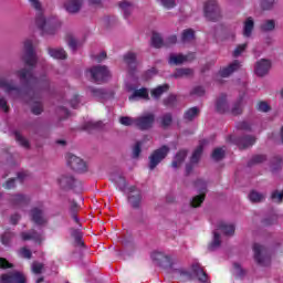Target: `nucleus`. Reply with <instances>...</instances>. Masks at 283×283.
Returning a JSON list of instances; mask_svg holds the SVG:
<instances>
[{
  "label": "nucleus",
  "instance_id": "nucleus-1",
  "mask_svg": "<svg viewBox=\"0 0 283 283\" xmlns=\"http://www.w3.org/2000/svg\"><path fill=\"white\" fill-rule=\"evenodd\" d=\"M151 260L158 266H161V269H169L172 277H186V280H191V273H189L184 268H176L178 264H180L178 256L160 251H155L151 253Z\"/></svg>",
  "mask_w": 283,
  "mask_h": 283
},
{
  "label": "nucleus",
  "instance_id": "nucleus-2",
  "mask_svg": "<svg viewBox=\"0 0 283 283\" xmlns=\"http://www.w3.org/2000/svg\"><path fill=\"white\" fill-rule=\"evenodd\" d=\"M29 2L32 8L39 12L35 23L41 34H43V36L48 34H55L56 30L61 28V23L57 22L56 19H45V17H43V13H41V2L39 0H29Z\"/></svg>",
  "mask_w": 283,
  "mask_h": 283
},
{
  "label": "nucleus",
  "instance_id": "nucleus-3",
  "mask_svg": "<svg viewBox=\"0 0 283 283\" xmlns=\"http://www.w3.org/2000/svg\"><path fill=\"white\" fill-rule=\"evenodd\" d=\"M114 182H116L117 187L120 189V191L128 192V202L134 209H138L140 207V202L143 200V197L140 195V190L136 189V187H127V184L125 182V178L123 176H114L113 177Z\"/></svg>",
  "mask_w": 283,
  "mask_h": 283
},
{
  "label": "nucleus",
  "instance_id": "nucleus-4",
  "mask_svg": "<svg viewBox=\"0 0 283 283\" xmlns=\"http://www.w3.org/2000/svg\"><path fill=\"white\" fill-rule=\"evenodd\" d=\"M205 17L208 21H220L222 19V10L218 0H208L205 3Z\"/></svg>",
  "mask_w": 283,
  "mask_h": 283
},
{
  "label": "nucleus",
  "instance_id": "nucleus-5",
  "mask_svg": "<svg viewBox=\"0 0 283 283\" xmlns=\"http://www.w3.org/2000/svg\"><path fill=\"white\" fill-rule=\"evenodd\" d=\"M86 76L92 78L94 83H105L107 78H109V70H107V66H93L90 70L86 71Z\"/></svg>",
  "mask_w": 283,
  "mask_h": 283
},
{
  "label": "nucleus",
  "instance_id": "nucleus-6",
  "mask_svg": "<svg viewBox=\"0 0 283 283\" xmlns=\"http://www.w3.org/2000/svg\"><path fill=\"white\" fill-rule=\"evenodd\" d=\"M17 75L22 83H28L29 85H43L44 87H48L49 85L48 78L35 77L34 74H32V71H28L25 69L18 71Z\"/></svg>",
  "mask_w": 283,
  "mask_h": 283
},
{
  "label": "nucleus",
  "instance_id": "nucleus-7",
  "mask_svg": "<svg viewBox=\"0 0 283 283\" xmlns=\"http://www.w3.org/2000/svg\"><path fill=\"white\" fill-rule=\"evenodd\" d=\"M254 251V260L260 264L261 266H266L268 264H271V255L269 254V250L264 248L263 245H260L255 243L253 245Z\"/></svg>",
  "mask_w": 283,
  "mask_h": 283
},
{
  "label": "nucleus",
  "instance_id": "nucleus-8",
  "mask_svg": "<svg viewBox=\"0 0 283 283\" xmlns=\"http://www.w3.org/2000/svg\"><path fill=\"white\" fill-rule=\"evenodd\" d=\"M23 61H24L25 65H28L29 67H34V65H36V62L39 61V57L36 56V53L34 52V48L32 46L31 40L24 41Z\"/></svg>",
  "mask_w": 283,
  "mask_h": 283
},
{
  "label": "nucleus",
  "instance_id": "nucleus-9",
  "mask_svg": "<svg viewBox=\"0 0 283 283\" xmlns=\"http://www.w3.org/2000/svg\"><path fill=\"white\" fill-rule=\"evenodd\" d=\"M169 154V147L163 146L161 148L156 149L149 157V169H156Z\"/></svg>",
  "mask_w": 283,
  "mask_h": 283
},
{
  "label": "nucleus",
  "instance_id": "nucleus-10",
  "mask_svg": "<svg viewBox=\"0 0 283 283\" xmlns=\"http://www.w3.org/2000/svg\"><path fill=\"white\" fill-rule=\"evenodd\" d=\"M196 189H198L199 195L193 197L190 205L191 207H200L201 202H205V193H207V182L205 180L199 179L195 184Z\"/></svg>",
  "mask_w": 283,
  "mask_h": 283
},
{
  "label": "nucleus",
  "instance_id": "nucleus-11",
  "mask_svg": "<svg viewBox=\"0 0 283 283\" xmlns=\"http://www.w3.org/2000/svg\"><path fill=\"white\" fill-rule=\"evenodd\" d=\"M88 1L93 6H98V3H101V0H88ZM64 8L66 12H69L70 14H76V12H80L81 8H83V0H67L64 3Z\"/></svg>",
  "mask_w": 283,
  "mask_h": 283
},
{
  "label": "nucleus",
  "instance_id": "nucleus-12",
  "mask_svg": "<svg viewBox=\"0 0 283 283\" xmlns=\"http://www.w3.org/2000/svg\"><path fill=\"white\" fill-rule=\"evenodd\" d=\"M154 120H156V116L153 113H146L135 118V125L138 129H150L154 126Z\"/></svg>",
  "mask_w": 283,
  "mask_h": 283
},
{
  "label": "nucleus",
  "instance_id": "nucleus-13",
  "mask_svg": "<svg viewBox=\"0 0 283 283\" xmlns=\"http://www.w3.org/2000/svg\"><path fill=\"white\" fill-rule=\"evenodd\" d=\"M66 158H67V165L74 171H78V172L87 171V164L83 159H81V157L69 154Z\"/></svg>",
  "mask_w": 283,
  "mask_h": 283
},
{
  "label": "nucleus",
  "instance_id": "nucleus-14",
  "mask_svg": "<svg viewBox=\"0 0 283 283\" xmlns=\"http://www.w3.org/2000/svg\"><path fill=\"white\" fill-rule=\"evenodd\" d=\"M195 55L191 54H181V53H172L169 55L168 63L169 65H182V63H189V61H193Z\"/></svg>",
  "mask_w": 283,
  "mask_h": 283
},
{
  "label": "nucleus",
  "instance_id": "nucleus-15",
  "mask_svg": "<svg viewBox=\"0 0 283 283\" xmlns=\"http://www.w3.org/2000/svg\"><path fill=\"white\" fill-rule=\"evenodd\" d=\"M9 74L0 75V90H3L6 94H11V92H17L19 87H17V84L10 78Z\"/></svg>",
  "mask_w": 283,
  "mask_h": 283
},
{
  "label": "nucleus",
  "instance_id": "nucleus-16",
  "mask_svg": "<svg viewBox=\"0 0 283 283\" xmlns=\"http://www.w3.org/2000/svg\"><path fill=\"white\" fill-rule=\"evenodd\" d=\"M31 220L39 226L46 224L48 223V216H45V212H43V209L41 208H33L30 212Z\"/></svg>",
  "mask_w": 283,
  "mask_h": 283
},
{
  "label": "nucleus",
  "instance_id": "nucleus-17",
  "mask_svg": "<svg viewBox=\"0 0 283 283\" xmlns=\"http://www.w3.org/2000/svg\"><path fill=\"white\" fill-rule=\"evenodd\" d=\"M1 283H25V276L19 272H11L1 276Z\"/></svg>",
  "mask_w": 283,
  "mask_h": 283
},
{
  "label": "nucleus",
  "instance_id": "nucleus-18",
  "mask_svg": "<svg viewBox=\"0 0 283 283\" xmlns=\"http://www.w3.org/2000/svg\"><path fill=\"white\" fill-rule=\"evenodd\" d=\"M271 71V62L266 59L260 60L255 65L256 76H266Z\"/></svg>",
  "mask_w": 283,
  "mask_h": 283
},
{
  "label": "nucleus",
  "instance_id": "nucleus-19",
  "mask_svg": "<svg viewBox=\"0 0 283 283\" xmlns=\"http://www.w3.org/2000/svg\"><path fill=\"white\" fill-rule=\"evenodd\" d=\"M192 273H195L196 277L201 283H209V275L205 272V269L200 266L198 263L192 264L191 266Z\"/></svg>",
  "mask_w": 283,
  "mask_h": 283
},
{
  "label": "nucleus",
  "instance_id": "nucleus-20",
  "mask_svg": "<svg viewBox=\"0 0 283 283\" xmlns=\"http://www.w3.org/2000/svg\"><path fill=\"white\" fill-rule=\"evenodd\" d=\"M128 101H149V91L147 88L135 90Z\"/></svg>",
  "mask_w": 283,
  "mask_h": 283
},
{
  "label": "nucleus",
  "instance_id": "nucleus-21",
  "mask_svg": "<svg viewBox=\"0 0 283 283\" xmlns=\"http://www.w3.org/2000/svg\"><path fill=\"white\" fill-rule=\"evenodd\" d=\"M118 7L124 14V19L129 20V17H132V13L134 12V3L123 0L118 3Z\"/></svg>",
  "mask_w": 283,
  "mask_h": 283
},
{
  "label": "nucleus",
  "instance_id": "nucleus-22",
  "mask_svg": "<svg viewBox=\"0 0 283 283\" xmlns=\"http://www.w3.org/2000/svg\"><path fill=\"white\" fill-rule=\"evenodd\" d=\"M124 63L126 67H128L129 72H134L136 70L138 63L136 62V53L128 52L124 55Z\"/></svg>",
  "mask_w": 283,
  "mask_h": 283
},
{
  "label": "nucleus",
  "instance_id": "nucleus-23",
  "mask_svg": "<svg viewBox=\"0 0 283 283\" xmlns=\"http://www.w3.org/2000/svg\"><path fill=\"white\" fill-rule=\"evenodd\" d=\"M235 70H240V62L238 61L232 62L229 66L219 71V75L221 76V78H227L231 76V74H233Z\"/></svg>",
  "mask_w": 283,
  "mask_h": 283
},
{
  "label": "nucleus",
  "instance_id": "nucleus-24",
  "mask_svg": "<svg viewBox=\"0 0 283 283\" xmlns=\"http://www.w3.org/2000/svg\"><path fill=\"white\" fill-rule=\"evenodd\" d=\"M185 158H187V150H179L171 163L172 169H178V167H181L182 163H185Z\"/></svg>",
  "mask_w": 283,
  "mask_h": 283
},
{
  "label": "nucleus",
  "instance_id": "nucleus-25",
  "mask_svg": "<svg viewBox=\"0 0 283 283\" xmlns=\"http://www.w3.org/2000/svg\"><path fill=\"white\" fill-rule=\"evenodd\" d=\"M216 109L219 114H227V112H229V103H227L226 95H222L217 99Z\"/></svg>",
  "mask_w": 283,
  "mask_h": 283
},
{
  "label": "nucleus",
  "instance_id": "nucleus-26",
  "mask_svg": "<svg viewBox=\"0 0 283 283\" xmlns=\"http://www.w3.org/2000/svg\"><path fill=\"white\" fill-rule=\"evenodd\" d=\"M48 52L52 56V59H57V60L67 59V53L65 52V50L61 48H55V49L49 48Z\"/></svg>",
  "mask_w": 283,
  "mask_h": 283
},
{
  "label": "nucleus",
  "instance_id": "nucleus-27",
  "mask_svg": "<svg viewBox=\"0 0 283 283\" xmlns=\"http://www.w3.org/2000/svg\"><path fill=\"white\" fill-rule=\"evenodd\" d=\"M237 145L240 147V149H247L248 147L255 145V137L254 136H245L242 139H240L237 143Z\"/></svg>",
  "mask_w": 283,
  "mask_h": 283
},
{
  "label": "nucleus",
  "instance_id": "nucleus-28",
  "mask_svg": "<svg viewBox=\"0 0 283 283\" xmlns=\"http://www.w3.org/2000/svg\"><path fill=\"white\" fill-rule=\"evenodd\" d=\"M38 98L39 95H33L30 101V103H32V113L35 114V116H39V114L43 112V104L36 101Z\"/></svg>",
  "mask_w": 283,
  "mask_h": 283
},
{
  "label": "nucleus",
  "instance_id": "nucleus-29",
  "mask_svg": "<svg viewBox=\"0 0 283 283\" xmlns=\"http://www.w3.org/2000/svg\"><path fill=\"white\" fill-rule=\"evenodd\" d=\"M22 240H34V242H41L43 241V235L40 233H36L35 231L31 232H22L21 233Z\"/></svg>",
  "mask_w": 283,
  "mask_h": 283
},
{
  "label": "nucleus",
  "instance_id": "nucleus-30",
  "mask_svg": "<svg viewBox=\"0 0 283 283\" xmlns=\"http://www.w3.org/2000/svg\"><path fill=\"white\" fill-rule=\"evenodd\" d=\"M29 202L30 198L23 195H15L11 199V203L14 205V207H23V205H28Z\"/></svg>",
  "mask_w": 283,
  "mask_h": 283
},
{
  "label": "nucleus",
  "instance_id": "nucleus-31",
  "mask_svg": "<svg viewBox=\"0 0 283 283\" xmlns=\"http://www.w3.org/2000/svg\"><path fill=\"white\" fill-rule=\"evenodd\" d=\"M218 229L224 233V235H233V233H235V226L231 223L221 222Z\"/></svg>",
  "mask_w": 283,
  "mask_h": 283
},
{
  "label": "nucleus",
  "instance_id": "nucleus-32",
  "mask_svg": "<svg viewBox=\"0 0 283 283\" xmlns=\"http://www.w3.org/2000/svg\"><path fill=\"white\" fill-rule=\"evenodd\" d=\"M254 28L253 18H248L243 25V36H251Z\"/></svg>",
  "mask_w": 283,
  "mask_h": 283
},
{
  "label": "nucleus",
  "instance_id": "nucleus-33",
  "mask_svg": "<svg viewBox=\"0 0 283 283\" xmlns=\"http://www.w3.org/2000/svg\"><path fill=\"white\" fill-rule=\"evenodd\" d=\"M174 78H182L185 76H193V70L182 67V69H177L174 73Z\"/></svg>",
  "mask_w": 283,
  "mask_h": 283
},
{
  "label": "nucleus",
  "instance_id": "nucleus-34",
  "mask_svg": "<svg viewBox=\"0 0 283 283\" xmlns=\"http://www.w3.org/2000/svg\"><path fill=\"white\" fill-rule=\"evenodd\" d=\"M193 39H196V33L192 29H186L181 33V41L184 43H191V41H193Z\"/></svg>",
  "mask_w": 283,
  "mask_h": 283
},
{
  "label": "nucleus",
  "instance_id": "nucleus-35",
  "mask_svg": "<svg viewBox=\"0 0 283 283\" xmlns=\"http://www.w3.org/2000/svg\"><path fill=\"white\" fill-rule=\"evenodd\" d=\"M220 244H222V241L220 240V233L214 231L212 242L209 244L208 249L209 251H216L220 249Z\"/></svg>",
  "mask_w": 283,
  "mask_h": 283
},
{
  "label": "nucleus",
  "instance_id": "nucleus-36",
  "mask_svg": "<svg viewBox=\"0 0 283 283\" xmlns=\"http://www.w3.org/2000/svg\"><path fill=\"white\" fill-rule=\"evenodd\" d=\"M59 182L61 187H74L75 179L72 176H62Z\"/></svg>",
  "mask_w": 283,
  "mask_h": 283
},
{
  "label": "nucleus",
  "instance_id": "nucleus-37",
  "mask_svg": "<svg viewBox=\"0 0 283 283\" xmlns=\"http://www.w3.org/2000/svg\"><path fill=\"white\" fill-rule=\"evenodd\" d=\"M198 114H200V108L192 107L185 113L184 118L185 120H193V118H197Z\"/></svg>",
  "mask_w": 283,
  "mask_h": 283
},
{
  "label": "nucleus",
  "instance_id": "nucleus-38",
  "mask_svg": "<svg viewBox=\"0 0 283 283\" xmlns=\"http://www.w3.org/2000/svg\"><path fill=\"white\" fill-rule=\"evenodd\" d=\"M261 30L263 32H272V30H275V20H265L261 24Z\"/></svg>",
  "mask_w": 283,
  "mask_h": 283
},
{
  "label": "nucleus",
  "instance_id": "nucleus-39",
  "mask_svg": "<svg viewBox=\"0 0 283 283\" xmlns=\"http://www.w3.org/2000/svg\"><path fill=\"white\" fill-rule=\"evenodd\" d=\"M167 90H169V85H167V84L158 86L157 88L151 91V96L154 98H158L159 96H163V94H165V92H167Z\"/></svg>",
  "mask_w": 283,
  "mask_h": 283
},
{
  "label": "nucleus",
  "instance_id": "nucleus-40",
  "mask_svg": "<svg viewBox=\"0 0 283 283\" xmlns=\"http://www.w3.org/2000/svg\"><path fill=\"white\" fill-rule=\"evenodd\" d=\"M151 45L153 48H163V45H165V42L163 41V36H160V34L158 33H153Z\"/></svg>",
  "mask_w": 283,
  "mask_h": 283
},
{
  "label": "nucleus",
  "instance_id": "nucleus-41",
  "mask_svg": "<svg viewBox=\"0 0 283 283\" xmlns=\"http://www.w3.org/2000/svg\"><path fill=\"white\" fill-rule=\"evenodd\" d=\"M265 196L263 193H260L255 190L251 191L249 195V199L251 202H262L264 200Z\"/></svg>",
  "mask_w": 283,
  "mask_h": 283
},
{
  "label": "nucleus",
  "instance_id": "nucleus-42",
  "mask_svg": "<svg viewBox=\"0 0 283 283\" xmlns=\"http://www.w3.org/2000/svg\"><path fill=\"white\" fill-rule=\"evenodd\" d=\"M71 235H72V238H74L75 244H76L77 247H83V233H81V231H78V230H73V231L71 232Z\"/></svg>",
  "mask_w": 283,
  "mask_h": 283
},
{
  "label": "nucleus",
  "instance_id": "nucleus-43",
  "mask_svg": "<svg viewBox=\"0 0 283 283\" xmlns=\"http://www.w3.org/2000/svg\"><path fill=\"white\" fill-rule=\"evenodd\" d=\"M200 156H202V145H199L197 147V149L193 151L190 163L192 165H196V163H198V160H200Z\"/></svg>",
  "mask_w": 283,
  "mask_h": 283
},
{
  "label": "nucleus",
  "instance_id": "nucleus-44",
  "mask_svg": "<svg viewBox=\"0 0 283 283\" xmlns=\"http://www.w3.org/2000/svg\"><path fill=\"white\" fill-rule=\"evenodd\" d=\"M244 270L242 269V265H240V263H234L233 264V275H235V277H244Z\"/></svg>",
  "mask_w": 283,
  "mask_h": 283
},
{
  "label": "nucleus",
  "instance_id": "nucleus-45",
  "mask_svg": "<svg viewBox=\"0 0 283 283\" xmlns=\"http://www.w3.org/2000/svg\"><path fill=\"white\" fill-rule=\"evenodd\" d=\"M271 200L273 202L281 203L283 201V190L280 192L277 190L272 191L271 193Z\"/></svg>",
  "mask_w": 283,
  "mask_h": 283
},
{
  "label": "nucleus",
  "instance_id": "nucleus-46",
  "mask_svg": "<svg viewBox=\"0 0 283 283\" xmlns=\"http://www.w3.org/2000/svg\"><path fill=\"white\" fill-rule=\"evenodd\" d=\"M119 123L120 125H125L126 127H129L132 125H136V118L124 116L119 118Z\"/></svg>",
  "mask_w": 283,
  "mask_h": 283
},
{
  "label": "nucleus",
  "instance_id": "nucleus-47",
  "mask_svg": "<svg viewBox=\"0 0 283 283\" xmlns=\"http://www.w3.org/2000/svg\"><path fill=\"white\" fill-rule=\"evenodd\" d=\"M14 136L19 145H21L22 147H30V143L28 142V139H25V137L21 136V133H15Z\"/></svg>",
  "mask_w": 283,
  "mask_h": 283
},
{
  "label": "nucleus",
  "instance_id": "nucleus-48",
  "mask_svg": "<svg viewBox=\"0 0 283 283\" xmlns=\"http://www.w3.org/2000/svg\"><path fill=\"white\" fill-rule=\"evenodd\" d=\"M164 8L171 10L176 7V0H157Z\"/></svg>",
  "mask_w": 283,
  "mask_h": 283
},
{
  "label": "nucleus",
  "instance_id": "nucleus-49",
  "mask_svg": "<svg viewBox=\"0 0 283 283\" xmlns=\"http://www.w3.org/2000/svg\"><path fill=\"white\" fill-rule=\"evenodd\" d=\"M263 10H271L275 6V0H260Z\"/></svg>",
  "mask_w": 283,
  "mask_h": 283
},
{
  "label": "nucleus",
  "instance_id": "nucleus-50",
  "mask_svg": "<svg viewBox=\"0 0 283 283\" xmlns=\"http://www.w3.org/2000/svg\"><path fill=\"white\" fill-rule=\"evenodd\" d=\"M212 158L213 160H222L224 158V149L222 148H217L212 153Z\"/></svg>",
  "mask_w": 283,
  "mask_h": 283
},
{
  "label": "nucleus",
  "instance_id": "nucleus-51",
  "mask_svg": "<svg viewBox=\"0 0 283 283\" xmlns=\"http://www.w3.org/2000/svg\"><path fill=\"white\" fill-rule=\"evenodd\" d=\"M231 114L233 116H238L240 114H242V102H238L235 103L232 108H231Z\"/></svg>",
  "mask_w": 283,
  "mask_h": 283
},
{
  "label": "nucleus",
  "instance_id": "nucleus-52",
  "mask_svg": "<svg viewBox=\"0 0 283 283\" xmlns=\"http://www.w3.org/2000/svg\"><path fill=\"white\" fill-rule=\"evenodd\" d=\"M88 93L91 94V96H94V98H103L104 94L103 90L94 87L90 88Z\"/></svg>",
  "mask_w": 283,
  "mask_h": 283
},
{
  "label": "nucleus",
  "instance_id": "nucleus-53",
  "mask_svg": "<svg viewBox=\"0 0 283 283\" xmlns=\"http://www.w3.org/2000/svg\"><path fill=\"white\" fill-rule=\"evenodd\" d=\"M67 45L69 48H71L74 51H76V49L78 48V45H81V42H78V40H76L75 38H69L67 40Z\"/></svg>",
  "mask_w": 283,
  "mask_h": 283
},
{
  "label": "nucleus",
  "instance_id": "nucleus-54",
  "mask_svg": "<svg viewBox=\"0 0 283 283\" xmlns=\"http://www.w3.org/2000/svg\"><path fill=\"white\" fill-rule=\"evenodd\" d=\"M14 238V234L12 232H6L1 240H2V244H4L6 247H8V244H10V240Z\"/></svg>",
  "mask_w": 283,
  "mask_h": 283
},
{
  "label": "nucleus",
  "instance_id": "nucleus-55",
  "mask_svg": "<svg viewBox=\"0 0 283 283\" xmlns=\"http://www.w3.org/2000/svg\"><path fill=\"white\" fill-rule=\"evenodd\" d=\"M171 114H166L161 117V125L163 127H169L171 125Z\"/></svg>",
  "mask_w": 283,
  "mask_h": 283
},
{
  "label": "nucleus",
  "instance_id": "nucleus-56",
  "mask_svg": "<svg viewBox=\"0 0 283 283\" xmlns=\"http://www.w3.org/2000/svg\"><path fill=\"white\" fill-rule=\"evenodd\" d=\"M19 254L21 255V258H25L27 260H30V258H32V251L27 248L20 249Z\"/></svg>",
  "mask_w": 283,
  "mask_h": 283
},
{
  "label": "nucleus",
  "instance_id": "nucleus-57",
  "mask_svg": "<svg viewBox=\"0 0 283 283\" xmlns=\"http://www.w3.org/2000/svg\"><path fill=\"white\" fill-rule=\"evenodd\" d=\"M244 50H247V43L238 45L233 52V56L238 57L242 54V52H244Z\"/></svg>",
  "mask_w": 283,
  "mask_h": 283
},
{
  "label": "nucleus",
  "instance_id": "nucleus-58",
  "mask_svg": "<svg viewBox=\"0 0 283 283\" xmlns=\"http://www.w3.org/2000/svg\"><path fill=\"white\" fill-rule=\"evenodd\" d=\"M178 41V38L176 35H170L166 42H164V45H166V48H169V45H176Z\"/></svg>",
  "mask_w": 283,
  "mask_h": 283
},
{
  "label": "nucleus",
  "instance_id": "nucleus-59",
  "mask_svg": "<svg viewBox=\"0 0 283 283\" xmlns=\"http://www.w3.org/2000/svg\"><path fill=\"white\" fill-rule=\"evenodd\" d=\"M140 142H137L136 145L133 148V158H138L140 156Z\"/></svg>",
  "mask_w": 283,
  "mask_h": 283
},
{
  "label": "nucleus",
  "instance_id": "nucleus-60",
  "mask_svg": "<svg viewBox=\"0 0 283 283\" xmlns=\"http://www.w3.org/2000/svg\"><path fill=\"white\" fill-rule=\"evenodd\" d=\"M192 96H203L205 95V88L202 86H197L191 92Z\"/></svg>",
  "mask_w": 283,
  "mask_h": 283
},
{
  "label": "nucleus",
  "instance_id": "nucleus-61",
  "mask_svg": "<svg viewBox=\"0 0 283 283\" xmlns=\"http://www.w3.org/2000/svg\"><path fill=\"white\" fill-rule=\"evenodd\" d=\"M32 271L35 273V274H39L41 273V271H43V265L39 262H33L32 264Z\"/></svg>",
  "mask_w": 283,
  "mask_h": 283
},
{
  "label": "nucleus",
  "instance_id": "nucleus-62",
  "mask_svg": "<svg viewBox=\"0 0 283 283\" xmlns=\"http://www.w3.org/2000/svg\"><path fill=\"white\" fill-rule=\"evenodd\" d=\"M258 109H259V112H269V109H271V107L269 106V104L266 102H261L258 105Z\"/></svg>",
  "mask_w": 283,
  "mask_h": 283
},
{
  "label": "nucleus",
  "instance_id": "nucleus-63",
  "mask_svg": "<svg viewBox=\"0 0 283 283\" xmlns=\"http://www.w3.org/2000/svg\"><path fill=\"white\" fill-rule=\"evenodd\" d=\"M266 160V156L264 155H256L252 158V163L255 165L258 163H264Z\"/></svg>",
  "mask_w": 283,
  "mask_h": 283
},
{
  "label": "nucleus",
  "instance_id": "nucleus-64",
  "mask_svg": "<svg viewBox=\"0 0 283 283\" xmlns=\"http://www.w3.org/2000/svg\"><path fill=\"white\" fill-rule=\"evenodd\" d=\"M174 103H176V96L175 95H170L166 99H164L165 105H174Z\"/></svg>",
  "mask_w": 283,
  "mask_h": 283
}]
</instances>
